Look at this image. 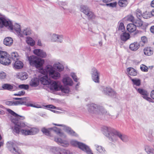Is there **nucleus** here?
Returning <instances> with one entry per match:
<instances>
[{"mask_svg":"<svg viewBox=\"0 0 154 154\" xmlns=\"http://www.w3.org/2000/svg\"><path fill=\"white\" fill-rule=\"evenodd\" d=\"M51 149L55 154H73L69 150L60 149L55 147H52Z\"/></svg>","mask_w":154,"mask_h":154,"instance_id":"obj_12","label":"nucleus"},{"mask_svg":"<svg viewBox=\"0 0 154 154\" xmlns=\"http://www.w3.org/2000/svg\"><path fill=\"white\" fill-rule=\"evenodd\" d=\"M91 73L92 77H99L100 76V72L94 67L92 68Z\"/></svg>","mask_w":154,"mask_h":154,"instance_id":"obj_27","label":"nucleus"},{"mask_svg":"<svg viewBox=\"0 0 154 154\" xmlns=\"http://www.w3.org/2000/svg\"><path fill=\"white\" fill-rule=\"evenodd\" d=\"M136 27H140L142 26L143 24V22L140 20V19H138L135 20L134 23Z\"/></svg>","mask_w":154,"mask_h":154,"instance_id":"obj_41","label":"nucleus"},{"mask_svg":"<svg viewBox=\"0 0 154 154\" xmlns=\"http://www.w3.org/2000/svg\"><path fill=\"white\" fill-rule=\"evenodd\" d=\"M120 38L122 41L125 42L129 39L130 35L128 33L124 32L121 35Z\"/></svg>","mask_w":154,"mask_h":154,"instance_id":"obj_34","label":"nucleus"},{"mask_svg":"<svg viewBox=\"0 0 154 154\" xmlns=\"http://www.w3.org/2000/svg\"><path fill=\"white\" fill-rule=\"evenodd\" d=\"M96 150L100 154H105L106 153V151L104 148L100 145L97 144L94 145Z\"/></svg>","mask_w":154,"mask_h":154,"instance_id":"obj_25","label":"nucleus"},{"mask_svg":"<svg viewBox=\"0 0 154 154\" xmlns=\"http://www.w3.org/2000/svg\"><path fill=\"white\" fill-rule=\"evenodd\" d=\"M131 80L133 82L134 85L137 86H139L140 85V80L138 79H131Z\"/></svg>","mask_w":154,"mask_h":154,"instance_id":"obj_43","label":"nucleus"},{"mask_svg":"<svg viewBox=\"0 0 154 154\" xmlns=\"http://www.w3.org/2000/svg\"><path fill=\"white\" fill-rule=\"evenodd\" d=\"M140 69L143 72H147L148 71V68L146 65L142 64L140 66Z\"/></svg>","mask_w":154,"mask_h":154,"instance_id":"obj_44","label":"nucleus"},{"mask_svg":"<svg viewBox=\"0 0 154 154\" xmlns=\"http://www.w3.org/2000/svg\"><path fill=\"white\" fill-rule=\"evenodd\" d=\"M37 45L38 46H41L42 45V43L41 40L40 39H38V41Z\"/></svg>","mask_w":154,"mask_h":154,"instance_id":"obj_62","label":"nucleus"},{"mask_svg":"<svg viewBox=\"0 0 154 154\" xmlns=\"http://www.w3.org/2000/svg\"><path fill=\"white\" fill-rule=\"evenodd\" d=\"M7 111L9 113L13 116V118L11 119V122L13 123L14 122L12 121L13 120L15 122H18L21 120H23L25 119V117L24 116H21L18 115L10 109H7Z\"/></svg>","mask_w":154,"mask_h":154,"instance_id":"obj_11","label":"nucleus"},{"mask_svg":"<svg viewBox=\"0 0 154 154\" xmlns=\"http://www.w3.org/2000/svg\"><path fill=\"white\" fill-rule=\"evenodd\" d=\"M25 94V91H19L17 93L14 94V96H23Z\"/></svg>","mask_w":154,"mask_h":154,"instance_id":"obj_51","label":"nucleus"},{"mask_svg":"<svg viewBox=\"0 0 154 154\" xmlns=\"http://www.w3.org/2000/svg\"><path fill=\"white\" fill-rule=\"evenodd\" d=\"M26 100V97L20 98L19 100L15 101L16 105H24L25 104V102Z\"/></svg>","mask_w":154,"mask_h":154,"instance_id":"obj_37","label":"nucleus"},{"mask_svg":"<svg viewBox=\"0 0 154 154\" xmlns=\"http://www.w3.org/2000/svg\"><path fill=\"white\" fill-rule=\"evenodd\" d=\"M53 88L55 91L61 90L62 92L66 94H68L69 92V88L67 87H63L61 84L60 82H53L52 84Z\"/></svg>","mask_w":154,"mask_h":154,"instance_id":"obj_10","label":"nucleus"},{"mask_svg":"<svg viewBox=\"0 0 154 154\" xmlns=\"http://www.w3.org/2000/svg\"><path fill=\"white\" fill-rule=\"evenodd\" d=\"M12 121L15 125L12 127L13 132L14 134H20L24 136L31 135L36 134L39 131L37 128L28 126L20 121L17 122L13 120Z\"/></svg>","mask_w":154,"mask_h":154,"instance_id":"obj_1","label":"nucleus"},{"mask_svg":"<svg viewBox=\"0 0 154 154\" xmlns=\"http://www.w3.org/2000/svg\"><path fill=\"white\" fill-rule=\"evenodd\" d=\"M88 112L92 116L97 117L102 115H108L110 117L111 116L104 108L102 106L94 103L88 104L87 105Z\"/></svg>","mask_w":154,"mask_h":154,"instance_id":"obj_3","label":"nucleus"},{"mask_svg":"<svg viewBox=\"0 0 154 154\" xmlns=\"http://www.w3.org/2000/svg\"><path fill=\"white\" fill-rule=\"evenodd\" d=\"M80 10L85 14L87 16L89 20H92L95 19V15L93 12L90 11L89 7L87 5H81L80 7Z\"/></svg>","mask_w":154,"mask_h":154,"instance_id":"obj_7","label":"nucleus"},{"mask_svg":"<svg viewBox=\"0 0 154 154\" xmlns=\"http://www.w3.org/2000/svg\"><path fill=\"white\" fill-rule=\"evenodd\" d=\"M151 16L149 12L146 11L142 14V17L144 19H148Z\"/></svg>","mask_w":154,"mask_h":154,"instance_id":"obj_42","label":"nucleus"},{"mask_svg":"<svg viewBox=\"0 0 154 154\" xmlns=\"http://www.w3.org/2000/svg\"><path fill=\"white\" fill-rule=\"evenodd\" d=\"M38 78H33L29 82L30 86L32 87H36L39 85V81Z\"/></svg>","mask_w":154,"mask_h":154,"instance_id":"obj_22","label":"nucleus"},{"mask_svg":"<svg viewBox=\"0 0 154 154\" xmlns=\"http://www.w3.org/2000/svg\"><path fill=\"white\" fill-rule=\"evenodd\" d=\"M62 81L65 85L71 86L73 84L71 78H63Z\"/></svg>","mask_w":154,"mask_h":154,"instance_id":"obj_30","label":"nucleus"},{"mask_svg":"<svg viewBox=\"0 0 154 154\" xmlns=\"http://www.w3.org/2000/svg\"><path fill=\"white\" fill-rule=\"evenodd\" d=\"M42 132L45 134L46 135H48L50 134L49 131L45 128H43L42 129Z\"/></svg>","mask_w":154,"mask_h":154,"instance_id":"obj_52","label":"nucleus"},{"mask_svg":"<svg viewBox=\"0 0 154 154\" xmlns=\"http://www.w3.org/2000/svg\"><path fill=\"white\" fill-rule=\"evenodd\" d=\"M103 134L111 142H114L117 141L118 138L123 142H126L128 140V138L126 135L110 127H103Z\"/></svg>","mask_w":154,"mask_h":154,"instance_id":"obj_2","label":"nucleus"},{"mask_svg":"<svg viewBox=\"0 0 154 154\" xmlns=\"http://www.w3.org/2000/svg\"><path fill=\"white\" fill-rule=\"evenodd\" d=\"M49 129L51 130L52 131L55 132L62 138H65L66 137V136L63 133L61 132L60 129L56 127H54L53 128H50Z\"/></svg>","mask_w":154,"mask_h":154,"instance_id":"obj_24","label":"nucleus"},{"mask_svg":"<svg viewBox=\"0 0 154 154\" xmlns=\"http://www.w3.org/2000/svg\"><path fill=\"white\" fill-rule=\"evenodd\" d=\"M137 90L142 96V97L144 99L149 102L151 101L152 99L150 97H148L149 93L146 91L141 88H138Z\"/></svg>","mask_w":154,"mask_h":154,"instance_id":"obj_17","label":"nucleus"},{"mask_svg":"<svg viewBox=\"0 0 154 154\" xmlns=\"http://www.w3.org/2000/svg\"><path fill=\"white\" fill-rule=\"evenodd\" d=\"M92 79L96 83H99V78H93Z\"/></svg>","mask_w":154,"mask_h":154,"instance_id":"obj_56","label":"nucleus"},{"mask_svg":"<svg viewBox=\"0 0 154 154\" xmlns=\"http://www.w3.org/2000/svg\"><path fill=\"white\" fill-rule=\"evenodd\" d=\"M30 65L32 66H34L36 68H43V66L45 61L44 60L34 55L27 56Z\"/></svg>","mask_w":154,"mask_h":154,"instance_id":"obj_6","label":"nucleus"},{"mask_svg":"<svg viewBox=\"0 0 154 154\" xmlns=\"http://www.w3.org/2000/svg\"><path fill=\"white\" fill-rule=\"evenodd\" d=\"M40 73L45 76L43 77H60V73L55 69L51 65L48 64L43 68H42L40 71Z\"/></svg>","mask_w":154,"mask_h":154,"instance_id":"obj_5","label":"nucleus"},{"mask_svg":"<svg viewBox=\"0 0 154 154\" xmlns=\"http://www.w3.org/2000/svg\"><path fill=\"white\" fill-rule=\"evenodd\" d=\"M151 97L152 98L154 99V90H152L151 92Z\"/></svg>","mask_w":154,"mask_h":154,"instance_id":"obj_61","label":"nucleus"},{"mask_svg":"<svg viewBox=\"0 0 154 154\" xmlns=\"http://www.w3.org/2000/svg\"><path fill=\"white\" fill-rule=\"evenodd\" d=\"M117 2H115L113 3H110L106 4V5L107 6L111 7L112 8H114L116 7L117 5Z\"/></svg>","mask_w":154,"mask_h":154,"instance_id":"obj_48","label":"nucleus"},{"mask_svg":"<svg viewBox=\"0 0 154 154\" xmlns=\"http://www.w3.org/2000/svg\"><path fill=\"white\" fill-rule=\"evenodd\" d=\"M127 0H119L118 2L119 5L121 7H125L128 4Z\"/></svg>","mask_w":154,"mask_h":154,"instance_id":"obj_40","label":"nucleus"},{"mask_svg":"<svg viewBox=\"0 0 154 154\" xmlns=\"http://www.w3.org/2000/svg\"><path fill=\"white\" fill-rule=\"evenodd\" d=\"M8 149L12 153L14 154H23V152L17 146L15 143L9 142L7 143Z\"/></svg>","mask_w":154,"mask_h":154,"instance_id":"obj_9","label":"nucleus"},{"mask_svg":"<svg viewBox=\"0 0 154 154\" xmlns=\"http://www.w3.org/2000/svg\"><path fill=\"white\" fill-rule=\"evenodd\" d=\"M141 40L144 43H146L147 41V38L145 36L142 37L141 38Z\"/></svg>","mask_w":154,"mask_h":154,"instance_id":"obj_55","label":"nucleus"},{"mask_svg":"<svg viewBox=\"0 0 154 154\" xmlns=\"http://www.w3.org/2000/svg\"><path fill=\"white\" fill-rule=\"evenodd\" d=\"M0 27L5 26L8 27V29L10 31L16 33L18 36L19 33L21 31L20 26L19 24L15 23L13 25L12 22L8 19L0 18Z\"/></svg>","mask_w":154,"mask_h":154,"instance_id":"obj_4","label":"nucleus"},{"mask_svg":"<svg viewBox=\"0 0 154 154\" xmlns=\"http://www.w3.org/2000/svg\"><path fill=\"white\" fill-rule=\"evenodd\" d=\"M51 78H40V81L42 83L43 85H50V86L52 89H53V87L52 84L53 82H57V81H52L50 79Z\"/></svg>","mask_w":154,"mask_h":154,"instance_id":"obj_16","label":"nucleus"},{"mask_svg":"<svg viewBox=\"0 0 154 154\" xmlns=\"http://www.w3.org/2000/svg\"><path fill=\"white\" fill-rule=\"evenodd\" d=\"M6 76V74L5 72L2 71L0 72V77H5Z\"/></svg>","mask_w":154,"mask_h":154,"instance_id":"obj_57","label":"nucleus"},{"mask_svg":"<svg viewBox=\"0 0 154 154\" xmlns=\"http://www.w3.org/2000/svg\"><path fill=\"white\" fill-rule=\"evenodd\" d=\"M151 6L152 7H154V0L152 1L151 4Z\"/></svg>","mask_w":154,"mask_h":154,"instance_id":"obj_64","label":"nucleus"},{"mask_svg":"<svg viewBox=\"0 0 154 154\" xmlns=\"http://www.w3.org/2000/svg\"><path fill=\"white\" fill-rule=\"evenodd\" d=\"M18 87L21 89L27 90L29 88V85H28L22 84L19 85Z\"/></svg>","mask_w":154,"mask_h":154,"instance_id":"obj_45","label":"nucleus"},{"mask_svg":"<svg viewBox=\"0 0 154 154\" xmlns=\"http://www.w3.org/2000/svg\"><path fill=\"white\" fill-rule=\"evenodd\" d=\"M150 30L151 32L154 33V26H152L151 27Z\"/></svg>","mask_w":154,"mask_h":154,"instance_id":"obj_60","label":"nucleus"},{"mask_svg":"<svg viewBox=\"0 0 154 154\" xmlns=\"http://www.w3.org/2000/svg\"><path fill=\"white\" fill-rule=\"evenodd\" d=\"M46 107L47 108H51V109H54L55 108V107L54 106L52 105H48L46 106Z\"/></svg>","mask_w":154,"mask_h":154,"instance_id":"obj_59","label":"nucleus"},{"mask_svg":"<svg viewBox=\"0 0 154 154\" xmlns=\"http://www.w3.org/2000/svg\"><path fill=\"white\" fill-rule=\"evenodd\" d=\"M70 76L71 77H77L76 73L73 72H72L71 73Z\"/></svg>","mask_w":154,"mask_h":154,"instance_id":"obj_58","label":"nucleus"},{"mask_svg":"<svg viewBox=\"0 0 154 154\" xmlns=\"http://www.w3.org/2000/svg\"><path fill=\"white\" fill-rule=\"evenodd\" d=\"M71 144L75 146L78 147L79 148L84 151L87 145L82 143L79 142L75 140H72L70 141Z\"/></svg>","mask_w":154,"mask_h":154,"instance_id":"obj_15","label":"nucleus"},{"mask_svg":"<svg viewBox=\"0 0 154 154\" xmlns=\"http://www.w3.org/2000/svg\"><path fill=\"white\" fill-rule=\"evenodd\" d=\"M26 42L30 46H33L35 45V41L32 38L27 37L26 38Z\"/></svg>","mask_w":154,"mask_h":154,"instance_id":"obj_36","label":"nucleus"},{"mask_svg":"<svg viewBox=\"0 0 154 154\" xmlns=\"http://www.w3.org/2000/svg\"><path fill=\"white\" fill-rule=\"evenodd\" d=\"M27 74L25 72H20L19 73V75H18L19 77H27Z\"/></svg>","mask_w":154,"mask_h":154,"instance_id":"obj_53","label":"nucleus"},{"mask_svg":"<svg viewBox=\"0 0 154 154\" xmlns=\"http://www.w3.org/2000/svg\"><path fill=\"white\" fill-rule=\"evenodd\" d=\"M140 47V45L137 42H134L131 43L129 46L130 49L133 51H136Z\"/></svg>","mask_w":154,"mask_h":154,"instance_id":"obj_28","label":"nucleus"},{"mask_svg":"<svg viewBox=\"0 0 154 154\" xmlns=\"http://www.w3.org/2000/svg\"><path fill=\"white\" fill-rule=\"evenodd\" d=\"M53 66L56 69V70L60 72L63 71L64 69L63 65L59 62H56L53 64Z\"/></svg>","mask_w":154,"mask_h":154,"instance_id":"obj_20","label":"nucleus"},{"mask_svg":"<svg viewBox=\"0 0 154 154\" xmlns=\"http://www.w3.org/2000/svg\"><path fill=\"white\" fill-rule=\"evenodd\" d=\"M24 105L26 106H30L31 107H33L35 108H38L39 107L33 105V104L30 103H26V102H25V104Z\"/></svg>","mask_w":154,"mask_h":154,"instance_id":"obj_54","label":"nucleus"},{"mask_svg":"<svg viewBox=\"0 0 154 154\" xmlns=\"http://www.w3.org/2000/svg\"><path fill=\"white\" fill-rule=\"evenodd\" d=\"M125 27L123 23H120L119 27V30L123 32L125 30Z\"/></svg>","mask_w":154,"mask_h":154,"instance_id":"obj_47","label":"nucleus"},{"mask_svg":"<svg viewBox=\"0 0 154 154\" xmlns=\"http://www.w3.org/2000/svg\"><path fill=\"white\" fill-rule=\"evenodd\" d=\"M145 149L146 152L148 154H153L154 150L150 146L146 145L145 146Z\"/></svg>","mask_w":154,"mask_h":154,"instance_id":"obj_39","label":"nucleus"},{"mask_svg":"<svg viewBox=\"0 0 154 154\" xmlns=\"http://www.w3.org/2000/svg\"><path fill=\"white\" fill-rule=\"evenodd\" d=\"M112 0H103V2L104 3H107L111 2Z\"/></svg>","mask_w":154,"mask_h":154,"instance_id":"obj_63","label":"nucleus"},{"mask_svg":"<svg viewBox=\"0 0 154 154\" xmlns=\"http://www.w3.org/2000/svg\"><path fill=\"white\" fill-rule=\"evenodd\" d=\"M5 104L9 106H16L15 101H5Z\"/></svg>","mask_w":154,"mask_h":154,"instance_id":"obj_46","label":"nucleus"},{"mask_svg":"<svg viewBox=\"0 0 154 154\" xmlns=\"http://www.w3.org/2000/svg\"><path fill=\"white\" fill-rule=\"evenodd\" d=\"M54 140L58 144H60L61 146L66 147L69 145V144L67 141L62 140L61 138H55Z\"/></svg>","mask_w":154,"mask_h":154,"instance_id":"obj_23","label":"nucleus"},{"mask_svg":"<svg viewBox=\"0 0 154 154\" xmlns=\"http://www.w3.org/2000/svg\"><path fill=\"white\" fill-rule=\"evenodd\" d=\"M103 92L106 94H107L113 97H115L116 95L115 92L110 87L104 88Z\"/></svg>","mask_w":154,"mask_h":154,"instance_id":"obj_18","label":"nucleus"},{"mask_svg":"<svg viewBox=\"0 0 154 154\" xmlns=\"http://www.w3.org/2000/svg\"><path fill=\"white\" fill-rule=\"evenodd\" d=\"M23 66V63L20 60H16L15 61L14 66L16 69H20L22 68Z\"/></svg>","mask_w":154,"mask_h":154,"instance_id":"obj_29","label":"nucleus"},{"mask_svg":"<svg viewBox=\"0 0 154 154\" xmlns=\"http://www.w3.org/2000/svg\"><path fill=\"white\" fill-rule=\"evenodd\" d=\"M19 37H23L24 36L30 35L32 34V31L29 27L22 28L21 31L19 32Z\"/></svg>","mask_w":154,"mask_h":154,"instance_id":"obj_14","label":"nucleus"},{"mask_svg":"<svg viewBox=\"0 0 154 154\" xmlns=\"http://www.w3.org/2000/svg\"><path fill=\"white\" fill-rule=\"evenodd\" d=\"M20 58L18 53L17 52H13L11 54V57H10V60L12 59L14 61H16L19 59Z\"/></svg>","mask_w":154,"mask_h":154,"instance_id":"obj_33","label":"nucleus"},{"mask_svg":"<svg viewBox=\"0 0 154 154\" xmlns=\"http://www.w3.org/2000/svg\"><path fill=\"white\" fill-rule=\"evenodd\" d=\"M9 55L4 51H0V63L5 65H8L11 63Z\"/></svg>","mask_w":154,"mask_h":154,"instance_id":"obj_8","label":"nucleus"},{"mask_svg":"<svg viewBox=\"0 0 154 154\" xmlns=\"http://www.w3.org/2000/svg\"><path fill=\"white\" fill-rule=\"evenodd\" d=\"M63 39L62 35L53 34L52 36L51 40L52 42H61Z\"/></svg>","mask_w":154,"mask_h":154,"instance_id":"obj_21","label":"nucleus"},{"mask_svg":"<svg viewBox=\"0 0 154 154\" xmlns=\"http://www.w3.org/2000/svg\"><path fill=\"white\" fill-rule=\"evenodd\" d=\"M53 124L55 125L62 126L63 127V129L66 132L69 134L76 137L78 136V135L73 130H72L70 128L66 126L63 124H58L55 123H53Z\"/></svg>","mask_w":154,"mask_h":154,"instance_id":"obj_13","label":"nucleus"},{"mask_svg":"<svg viewBox=\"0 0 154 154\" xmlns=\"http://www.w3.org/2000/svg\"><path fill=\"white\" fill-rule=\"evenodd\" d=\"M127 20L133 23H134L135 20L134 17L132 15H130L127 17Z\"/></svg>","mask_w":154,"mask_h":154,"instance_id":"obj_50","label":"nucleus"},{"mask_svg":"<svg viewBox=\"0 0 154 154\" xmlns=\"http://www.w3.org/2000/svg\"><path fill=\"white\" fill-rule=\"evenodd\" d=\"M144 53L146 55L150 56L153 54V51L151 50L150 48L147 47L144 49Z\"/></svg>","mask_w":154,"mask_h":154,"instance_id":"obj_38","label":"nucleus"},{"mask_svg":"<svg viewBox=\"0 0 154 154\" xmlns=\"http://www.w3.org/2000/svg\"><path fill=\"white\" fill-rule=\"evenodd\" d=\"M33 52L35 55L42 58H45L47 56L46 53L41 49H35L33 50Z\"/></svg>","mask_w":154,"mask_h":154,"instance_id":"obj_19","label":"nucleus"},{"mask_svg":"<svg viewBox=\"0 0 154 154\" xmlns=\"http://www.w3.org/2000/svg\"><path fill=\"white\" fill-rule=\"evenodd\" d=\"M136 13L137 17L138 19H140L142 15L141 11L140 10L137 9L136 11Z\"/></svg>","mask_w":154,"mask_h":154,"instance_id":"obj_49","label":"nucleus"},{"mask_svg":"<svg viewBox=\"0 0 154 154\" xmlns=\"http://www.w3.org/2000/svg\"><path fill=\"white\" fill-rule=\"evenodd\" d=\"M127 71L128 74L131 76H135L137 74L136 70L132 67L128 68L127 69Z\"/></svg>","mask_w":154,"mask_h":154,"instance_id":"obj_32","label":"nucleus"},{"mask_svg":"<svg viewBox=\"0 0 154 154\" xmlns=\"http://www.w3.org/2000/svg\"><path fill=\"white\" fill-rule=\"evenodd\" d=\"M127 30L130 32H134L136 29V27L134 23L128 24L127 26Z\"/></svg>","mask_w":154,"mask_h":154,"instance_id":"obj_31","label":"nucleus"},{"mask_svg":"<svg viewBox=\"0 0 154 154\" xmlns=\"http://www.w3.org/2000/svg\"><path fill=\"white\" fill-rule=\"evenodd\" d=\"M14 86H15L8 84H5L2 85V88L3 90L10 91L13 89Z\"/></svg>","mask_w":154,"mask_h":154,"instance_id":"obj_35","label":"nucleus"},{"mask_svg":"<svg viewBox=\"0 0 154 154\" xmlns=\"http://www.w3.org/2000/svg\"><path fill=\"white\" fill-rule=\"evenodd\" d=\"M13 42V39L11 37H8L5 38L3 40V43L5 45L8 46L11 45Z\"/></svg>","mask_w":154,"mask_h":154,"instance_id":"obj_26","label":"nucleus"}]
</instances>
